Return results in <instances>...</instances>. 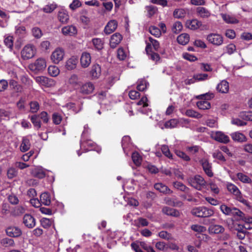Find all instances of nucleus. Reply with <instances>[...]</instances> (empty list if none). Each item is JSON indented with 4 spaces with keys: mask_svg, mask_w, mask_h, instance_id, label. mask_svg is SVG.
Here are the masks:
<instances>
[{
    "mask_svg": "<svg viewBox=\"0 0 252 252\" xmlns=\"http://www.w3.org/2000/svg\"><path fill=\"white\" fill-rule=\"evenodd\" d=\"M191 213L197 217L207 218L213 216L214 214V211L212 209L200 206L193 208L191 211Z\"/></svg>",
    "mask_w": 252,
    "mask_h": 252,
    "instance_id": "f257e3e1",
    "label": "nucleus"
},
{
    "mask_svg": "<svg viewBox=\"0 0 252 252\" xmlns=\"http://www.w3.org/2000/svg\"><path fill=\"white\" fill-rule=\"evenodd\" d=\"M221 211L225 215L238 216L240 219H243L245 214L238 209L235 207H229L225 204L220 206Z\"/></svg>",
    "mask_w": 252,
    "mask_h": 252,
    "instance_id": "f03ea898",
    "label": "nucleus"
},
{
    "mask_svg": "<svg viewBox=\"0 0 252 252\" xmlns=\"http://www.w3.org/2000/svg\"><path fill=\"white\" fill-rule=\"evenodd\" d=\"M189 183L191 186L198 190H201L206 185V181L204 178L199 175L190 178Z\"/></svg>",
    "mask_w": 252,
    "mask_h": 252,
    "instance_id": "7ed1b4c3",
    "label": "nucleus"
},
{
    "mask_svg": "<svg viewBox=\"0 0 252 252\" xmlns=\"http://www.w3.org/2000/svg\"><path fill=\"white\" fill-rule=\"evenodd\" d=\"M46 66V64L45 60L38 59L34 63H31L29 66V68L31 70L37 73L44 70Z\"/></svg>",
    "mask_w": 252,
    "mask_h": 252,
    "instance_id": "20e7f679",
    "label": "nucleus"
},
{
    "mask_svg": "<svg viewBox=\"0 0 252 252\" xmlns=\"http://www.w3.org/2000/svg\"><path fill=\"white\" fill-rule=\"evenodd\" d=\"M228 190L236 196V199L240 202L246 204L247 201L244 199L239 189L234 184H228L227 186Z\"/></svg>",
    "mask_w": 252,
    "mask_h": 252,
    "instance_id": "39448f33",
    "label": "nucleus"
},
{
    "mask_svg": "<svg viewBox=\"0 0 252 252\" xmlns=\"http://www.w3.org/2000/svg\"><path fill=\"white\" fill-rule=\"evenodd\" d=\"M64 56V51L62 48H57L52 53L51 59L55 64H58L63 60Z\"/></svg>",
    "mask_w": 252,
    "mask_h": 252,
    "instance_id": "423d86ee",
    "label": "nucleus"
},
{
    "mask_svg": "<svg viewBox=\"0 0 252 252\" xmlns=\"http://www.w3.org/2000/svg\"><path fill=\"white\" fill-rule=\"evenodd\" d=\"M34 46L32 45L25 46L21 51L22 57L24 60L32 58L35 54Z\"/></svg>",
    "mask_w": 252,
    "mask_h": 252,
    "instance_id": "0eeeda50",
    "label": "nucleus"
},
{
    "mask_svg": "<svg viewBox=\"0 0 252 252\" xmlns=\"http://www.w3.org/2000/svg\"><path fill=\"white\" fill-rule=\"evenodd\" d=\"M207 39L209 42L216 45H220L223 42L222 37L218 34L211 33L207 36Z\"/></svg>",
    "mask_w": 252,
    "mask_h": 252,
    "instance_id": "6e6552de",
    "label": "nucleus"
},
{
    "mask_svg": "<svg viewBox=\"0 0 252 252\" xmlns=\"http://www.w3.org/2000/svg\"><path fill=\"white\" fill-rule=\"evenodd\" d=\"M94 89V84L90 82L83 84L80 88L79 92L83 94H92Z\"/></svg>",
    "mask_w": 252,
    "mask_h": 252,
    "instance_id": "1a4fd4ad",
    "label": "nucleus"
},
{
    "mask_svg": "<svg viewBox=\"0 0 252 252\" xmlns=\"http://www.w3.org/2000/svg\"><path fill=\"white\" fill-rule=\"evenodd\" d=\"M200 163L201 164L203 169L205 173L209 176L212 177L213 173L212 170V165L208 160L206 159H202L199 161Z\"/></svg>",
    "mask_w": 252,
    "mask_h": 252,
    "instance_id": "9d476101",
    "label": "nucleus"
},
{
    "mask_svg": "<svg viewBox=\"0 0 252 252\" xmlns=\"http://www.w3.org/2000/svg\"><path fill=\"white\" fill-rule=\"evenodd\" d=\"M215 140L223 143H227L229 141V137L220 131H217L212 135Z\"/></svg>",
    "mask_w": 252,
    "mask_h": 252,
    "instance_id": "9b49d317",
    "label": "nucleus"
},
{
    "mask_svg": "<svg viewBox=\"0 0 252 252\" xmlns=\"http://www.w3.org/2000/svg\"><path fill=\"white\" fill-rule=\"evenodd\" d=\"M6 234L11 237H17L20 236L22 232L18 227L15 226H10L5 230Z\"/></svg>",
    "mask_w": 252,
    "mask_h": 252,
    "instance_id": "f8f14e48",
    "label": "nucleus"
},
{
    "mask_svg": "<svg viewBox=\"0 0 252 252\" xmlns=\"http://www.w3.org/2000/svg\"><path fill=\"white\" fill-rule=\"evenodd\" d=\"M118 23L115 20L110 21L105 26L104 32L106 34H109L114 32L117 29Z\"/></svg>",
    "mask_w": 252,
    "mask_h": 252,
    "instance_id": "ddd939ff",
    "label": "nucleus"
},
{
    "mask_svg": "<svg viewBox=\"0 0 252 252\" xmlns=\"http://www.w3.org/2000/svg\"><path fill=\"white\" fill-rule=\"evenodd\" d=\"M23 223L28 228H33L35 225V219L30 214H26L23 218Z\"/></svg>",
    "mask_w": 252,
    "mask_h": 252,
    "instance_id": "4468645a",
    "label": "nucleus"
},
{
    "mask_svg": "<svg viewBox=\"0 0 252 252\" xmlns=\"http://www.w3.org/2000/svg\"><path fill=\"white\" fill-rule=\"evenodd\" d=\"M162 212L167 216L174 217H179L180 216V213L178 210L167 206L163 207Z\"/></svg>",
    "mask_w": 252,
    "mask_h": 252,
    "instance_id": "2eb2a0df",
    "label": "nucleus"
},
{
    "mask_svg": "<svg viewBox=\"0 0 252 252\" xmlns=\"http://www.w3.org/2000/svg\"><path fill=\"white\" fill-rule=\"evenodd\" d=\"M91 62V57L90 54L87 52L83 53L80 59L82 66L84 68L87 67L90 64Z\"/></svg>",
    "mask_w": 252,
    "mask_h": 252,
    "instance_id": "dca6fc26",
    "label": "nucleus"
},
{
    "mask_svg": "<svg viewBox=\"0 0 252 252\" xmlns=\"http://www.w3.org/2000/svg\"><path fill=\"white\" fill-rule=\"evenodd\" d=\"M122 36L119 33H115L113 34L110 38V45L111 48H115L116 46L121 42Z\"/></svg>",
    "mask_w": 252,
    "mask_h": 252,
    "instance_id": "f3484780",
    "label": "nucleus"
},
{
    "mask_svg": "<svg viewBox=\"0 0 252 252\" xmlns=\"http://www.w3.org/2000/svg\"><path fill=\"white\" fill-rule=\"evenodd\" d=\"M201 25V22L196 19L188 20L186 23L187 28L192 30H195L198 29Z\"/></svg>",
    "mask_w": 252,
    "mask_h": 252,
    "instance_id": "a211bd4d",
    "label": "nucleus"
},
{
    "mask_svg": "<svg viewBox=\"0 0 252 252\" xmlns=\"http://www.w3.org/2000/svg\"><path fill=\"white\" fill-rule=\"evenodd\" d=\"M216 89L219 92L226 94L229 91V83L225 80H222L217 85Z\"/></svg>",
    "mask_w": 252,
    "mask_h": 252,
    "instance_id": "6ab92c4d",
    "label": "nucleus"
},
{
    "mask_svg": "<svg viewBox=\"0 0 252 252\" xmlns=\"http://www.w3.org/2000/svg\"><path fill=\"white\" fill-rule=\"evenodd\" d=\"M35 80L39 84L46 87H49L51 85V82H52L51 79L43 76L36 77Z\"/></svg>",
    "mask_w": 252,
    "mask_h": 252,
    "instance_id": "aec40b11",
    "label": "nucleus"
},
{
    "mask_svg": "<svg viewBox=\"0 0 252 252\" xmlns=\"http://www.w3.org/2000/svg\"><path fill=\"white\" fill-rule=\"evenodd\" d=\"M154 188L157 190L164 194L171 193L172 192L167 186L161 183L155 184Z\"/></svg>",
    "mask_w": 252,
    "mask_h": 252,
    "instance_id": "412c9836",
    "label": "nucleus"
},
{
    "mask_svg": "<svg viewBox=\"0 0 252 252\" xmlns=\"http://www.w3.org/2000/svg\"><path fill=\"white\" fill-rule=\"evenodd\" d=\"M58 18L62 24H66L69 20V15L66 11L62 10L58 12Z\"/></svg>",
    "mask_w": 252,
    "mask_h": 252,
    "instance_id": "4be33fe9",
    "label": "nucleus"
},
{
    "mask_svg": "<svg viewBox=\"0 0 252 252\" xmlns=\"http://www.w3.org/2000/svg\"><path fill=\"white\" fill-rule=\"evenodd\" d=\"M224 227L220 225H211L209 227L210 234H219L224 232Z\"/></svg>",
    "mask_w": 252,
    "mask_h": 252,
    "instance_id": "5701e85b",
    "label": "nucleus"
},
{
    "mask_svg": "<svg viewBox=\"0 0 252 252\" xmlns=\"http://www.w3.org/2000/svg\"><path fill=\"white\" fill-rule=\"evenodd\" d=\"M196 12L198 15L202 18H208L211 15L210 11L203 7H197Z\"/></svg>",
    "mask_w": 252,
    "mask_h": 252,
    "instance_id": "b1692460",
    "label": "nucleus"
},
{
    "mask_svg": "<svg viewBox=\"0 0 252 252\" xmlns=\"http://www.w3.org/2000/svg\"><path fill=\"white\" fill-rule=\"evenodd\" d=\"M232 139L238 142H243L247 140L246 137L242 133L235 132L231 134Z\"/></svg>",
    "mask_w": 252,
    "mask_h": 252,
    "instance_id": "393cba45",
    "label": "nucleus"
},
{
    "mask_svg": "<svg viewBox=\"0 0 252 252\" xmlns=\"http://www.w3.org/2000/svg\"><path fill=\"white\" fill-rule=\"evenodd\" d=\"M90 73L93 78H98L101 74L100 66L97 64L94 65L92 66Z\"/></svg>",
    "mask_w": 252,
    "mask_h": 252,
    "instance_id": "a878e982",
    "label": "nucleus"
},
{
    "mask_svg": "<svg viewBox=\"0 0 252 252\" xmlns=\"http://www.w3.org/2000/svg\"><path fill=\"white\" fill-rule=\"evenodd\" d=\"M62 33L65 35L74 34L77 32V30L75 27L73 26H65L62 28Z\"/></svg>",
    "mask_w": 252,
    "mask_h": 252,
    "instance_id": "bb28decb",
    "label": "nucleus"
},
{
    "mask_svg": "<svg viewBox=\"0 0 252 252\" xmlns=\"http://www.w3.org/2000/svg\"><path fill=\"white\" fill-rule=\"evenodd\" d=\"M178 42L182 45L187 44L189 41V35L188 33H182L177 37Z\"/></svg>",
    "mask_w": 252,
    "mask_h": 252,
    "instance_id": "cd10ccee",
    "label": "nucleus"
},
{
    "mask_svg": "<svg viewBox=\"0 0 252 252\" xmlns=\"http://www.w3.org/2000/svg\"><path fill=\"white\" fill-rule=\"evenodd\" d=\"M41 203L45 205L48 206L51 203L50 196L48 192L42 193L40 196Z\"/></svg>",
    "mask_w": 252,
    "mask_h": 252,
    "instance_id": "c85d7f7f",
    "label": "nucleus"
},
{
    "mask_svg": "<svg viewBox=\"0 0 252 252\" xmlns=\"http://www.w3.org/2000/svg\"><path fill=\"white\" fill-rule=\"evenodd\" d=\"M77 60L74 58L69 59L66 62L65 67L68 70H72L76 67Z\"/></svg>",
    "mask_w": 252,
    "mask_h": 252,
    "instance_id": "c756f323",
    "label": "nucleus"
},
{
    "mask_svg": "<svg viewBox=\"0 0 252 252\" xmlns=\"http://www.w3.org/2000/svg\"><path fill=\"white\" fill-rule=\"evenodd\" d=\"M25 212V209L21 206L15 207L11 212V215L16 217L23 214Z\"/></svg>",
    "mask_w": 252,
    "mask_h": 252,
    "instance_id": "7c9ffc66",
    "label": "nucleus"
},
{
    "mask_svg": "<svg viewBox=\"0 0 252 252\" xmlns=\"http://www.w3.org/2000/svg\"><path fill=\"white\" fill-rule=\"evenodd\" d=\"M31 144L30 141L27 138H23L22 142L21 143L20 149L22 152H26L30 148Z\"/></svg>",
    "mask_w": 252,
    "mask_h": 252,
    "instance_id": "2f4dec72",
    "label": "nucleus"
},
{
    "mask_svg": "<svg viewBox=\"0 0 252 252\" xmlns=\"http://www.w3.org/2000/svg\"><path fill=\"white\" fill-rule=\"evenodd\" d=\"M173 186L176 189L180 190L184 192H188V190H189V189L186 187L184 184L180 182H175L173 183Z\"/></svg>",
    "mask_w": 252,
    "mask_h": 252,
    "instance_id": "473e14b6",
    "label": "nucleus"
},
{
    "mask_svg": "<svg viewBox=\"0 0 252 252\" xmlns=\"http://www.w3.org/2000/svg\"><path fill=\"white\" fill-rule=\"evenodd\" d=\"M222 18L227 23L236 24L239 22L235 17L227 14H222Z\"/></svg>",
    "mask_w": 252,
    "mask_h": 252,
    "instance_id": "72a5a7b5",
    "label": "nucleus"
},
{
    "mask_svg": "<svg viewBox=\"0 0 252 252\" xmlns=\"http://www.w3.org/2000/svg\"><path fill=\"white\" fill-rule=\"evenodd\" d=\"M196 104L198 108L202 110L209 109L211 107L210 103L204 100L197 102Z\"/></svg>",
    "mask_w": 252,
    "mask_h": 252,
    "instance_id": "f704fd0d",
    "label": "nucleus"
},
{
    "mask_svg": "<svg viewBox=\"0 0 252 252\" xmlns=\"http://www.w3.org/2000/svg\"><path fill=\"white\" fill-rule=\"evenodd\" d=\"M187 12L184 9H175L173 12V16L176 18H183L186 15Z\"/></svg>",
    "mask_w": 252,
    "mask_h": 252,
    "instance_id": "c9c22d12",
    "label": "nucleus"
},
{
    "mask_svg": "<svg viewBox=\"0 0 252 252\" xmlns=\"http://www.w3.org/2000/svg\"><path fill=\"white\" fill-rule=\"evenodd\" d=\"M31 120L33 126L39 129L41 127V123L39 118V116L37 115H34L31 116Z\"/></svg>",
    "mask_w": 252,
    "mask_h": 252,
    "instance_id": "e433bc0d",
    "label": "nucleus"
},
{
    "mask_svg": "<svg viewBox=\"0 0 252 252\" xmlns=\"http://www.w3.org/2000/svg\"><path fill=\"white\" fill-rule=\"evenodd\" d=\"M179 122L177 119H171L165 122L164 126L167 128H172L176 127Z\"/></svg>",
    "mask_w": 252,
    "mask_h": 252,
    "instance_id": "4c0bfd02",
    "label": "nucleus"
},
{
    "mask_svg": "<svg viewBox=\"0 0 252 252\" xmlns=\"http://www.w3.org/2000/svg\"><path fill=\"white\" fill-rule=\"evenodd\" d=\"M186 115L189 117L194 118H200L202 117V115L200 113H198L194 110L192 109H188L186 111Z\"/></svg>",
    "mask_w": 252,
    "mask_h": 252,
    "instance_id": "58836bf2",
    "label": "nucleus"
},
{
    "mask_svg": "<svg viewBox=\"0 0 252 252\" xmlns=\"http://www.w3.org/2000/svg\"><path fill=\"white\" fill-rule=\"evenodd\" d=\"M93 43L94 47L98 50H100L103 48V42L100 38H94L92 40Z\"/></svg>",
    "mask_w": 252,
    "mask_h": 252,
    "instance_id": "ea45409f",
    "label": "nucleus"
},
{
    "mask_svg": "<svg viewBox=\"0 0 252 252\" xmlns=\"http://www.w3.org/2000/svg\"><path fill=\"white\" fill-rule=\"evenodd\" d=\"M29 105L30 106V112L32 113H36L39 109V104L37 101H31L30 102Z\"/></svg>",
    "mask_w": 252,
    "mask_h": 252,
    "instance_id": "a19ab883",
    "label": "nucleus"
},
{
    "mask_svg": "<svg viewBox=\"0 0 252 252\" xmlns=\"http://www.w3.org/2000/svg\"><path fill=\"white\" fill-rule=\"evenodd\" d=\"M213 157L214 158L219 160L222 163H224L226 161V159L223 156L221 152L219 151H216L213 154Z\"/></svg>",
    "mask_w": 252,
    "mask_h": 252,
    "instance_id": "79ce46f5",
    "label": "nucleus"
},
{
    "mask_svg": "<svg viewBox=\"0 0 252 252\" xmlns=\"http://www.w3.org/2000/svg\"><path fill=\"white\" fill-rule=\"evenodd\" d=\"M237 177L240 181L244 183H249L252 181L250 178L242 173H237Z\"/></svg>",
    "mask_w": 252,
    "mask_h": 252,
    "instance_id": "37998d69",
    "label": "nucleus"
},
{
    "mask_svg": "<svg viewBox=\"0 0 252 252\" xmlns=\"http://www.w3.org/2000/svg\"><path fill=\"white\" fill-rule=\"evenodd\" d=\"M149 32L156 37H159L161 35L160 30L155 26H151L149 29Z\"/></svg>",
    "mask_w": 252,
    "mask_h": 252,
    "instance_id": "c03bdc74",
    "label": "nucleus"
},
{
    "mask_svg": "<svg viewBox=\"0 0 252 252\" xmlns=\"http://www.w3.org/2000/svg\"><path fill=\"white\" fill-rule=\"evenodd\" d=\"M183 26L180 22H175L172 28V32L175 33H178L182 29Z\"/></svg>",
    "mask_w": 252,
    "mask_h": 252,
    "instance_id": "a18cd8bd",
    "label": "nucleus"
},
{
    "mask_svg": "<svg viewBox=\"0 0 252 252\" xmlns=\"http://www.w3.org/2000/svg\"><path fill=\"white\" fill-rule=\"evenodd\" d=\"M33 36L36 38H40L42 35L41 29L38 27H34L32 30Z\"/></svg>",
    "mask_w": 252,
    "mask_h": 252,
    "instance_id": "49530a36",
    "label": "nucleus"
},
{
    "mask_svg": "<svg viewBox=\"0 0 252 252\" xmlns=\"http://www.w3.org/2000/svg\"><path fill=\"white\" fill-rule=\"evenodd\" d=\"M1 243L5 247L13 246L14 245V241L11 238H4L1 241Z\"/></svg>",
    "mask_w": 252,
    "mask_h": 252,
    "instance_id": "de8ad7c7",
    "label": "nucleus"
},
{
    "mask_svg": "<svg viewBox=\"0 0 252 252\" xmlns=\"http://www.w3.org/2000/svg\"><path fill=\"white\" fill-rule=\"evenodd\" d=\"M13 37L8 36L4 40V43L8 48L12 49L13 45Z\"/></svg>",
    "mask_w": 252,
    "mask_h": 252,
    "instance_id": "09e8293b",
    "label": "nucleus"
},
{
    "mask_svg": "<svg viewBox=\"0 0 252 252\" xmlns=\"http://www.w3.org/2000/svg\"><path fill=\"white\" fill-rule=\"evenodd\" d=\"M148 83L144 80H141L139 81V83L137 85V89L139 91H144L147 88Z\"/></svg>",
    "mask_w": 252,
    "mask_h": 252,
    "instance_id": "8fccbe9b",
    "label": "nucleus"
},
{
    "mask_svg": "<svg viewBox=\"0 0 252 252\" xmlns=\"http://www.w3.org/2000/svg\"><path fill=\"white\" fill-rule=\"evenodd\" d=\"M145 8L148 12L149 17L153 16L157 11V7L153 5L147 6Z\"/></svg>",
    "mask_w": 252,
    "mask_h": 252,
    "instance_id": "3c124183",
    "label": "nucleus"
},
{
    "mask_svg": "<svg viewBox=\"0 0 252 252\" xmlns=\"http://www.w3.org/2000/svg\"><path fill=\"white\" fill-rule=\"evenodd\" d=\"M48 73L52 76H56L59 73V70L55 66H50L48 69Z\"/></svg>",
    "mask_w": 252,
    "mask_h": 252,
    "instance_id": "603ef678",
    "label": "nucleus"
},
{
    "mask_svg": "<svg viewBox=\"0 0 252 252\" xmlns=\"http://www.w3.org/2000/svg\"><path fill=\"white\" fill-rule=\"evenodd\" d=\"M126 57V55L124 51V50L122 48H119L117 50V57L118 58L121 60H124Z\"/></svg>",
    "mask_w": 252,
    "mask_h": 252,
    "instance_id": "864d4df0",
    "label": "nucleus"
},
{
    "mask_svg": "<svg viewBox=\"0 0 252 252\" xmlns=\"http://www.w3.org/2000/svg\"><path fill=\"white\" fill-rule=\"evenodd\" d=\"M241 117L245 120L252 121V112H242Z\"/></svg>",
    "mask_w": 252,
    "mask_h": 252,
    "instance_id": "5fc2aeb1",
    "label": "nucleus"
},
{
    "mask_svg": "<svg viewBox=\"0 0 252 252\" xmlns=\"http://www.w3.org/2000/svg\"><path fill=\"white\" fill-rule=\"evenodd\" d=\"M132 159L133 162L136 165H139L141 163V158L139 155L137 153H133L132 155Z\"/></svg>",
    "mask_w": 252,
    "mask_h": 252,
    "instance_id": "6e6d98bb",
    "label": "nucleus"
},
{
    "mask_svg": "<svg viewBox=\"0 0 252 252\" xmlns=\"http://www.w3.org/2000/svg\"><path fill=\"white\" fill-rule=\"evenodd\" d=\"M161 151L163 154L167 157L169 158H172V155L170 153V152L169 150V148L167 146L163 145L161 147Z\"/></svg>",
    "mask_w": 252,
    "mask_h": 252,
    "instance_id": "4d7b16f0",
    "label": "nucleus"
},
{
    "mask_svg": "<svg viewBox=\"0 0 252 252\" xmlns=\"http://www.w3.org/2000/svg\"><path fill=\"white\" fill-rule=\"evenodd\" d=\"M56 8V5L54 4H51L49 5H46L43 8V10L46 13H51Z\"/></svg>",
    "mask_w": 252,
    "mask_h": 252,
    "instance_id": "13d9d810",
    "label": "nucleus"
},
{
    "mask_svg": "<svg viewBox=\"0 0 252 252\" xmlns=\"http://www.w3.org/2000/svg\"><path fill=\"white\" fill-rule=\"evenodd\" d=\"M53 123L55 125H59L61 123L62 118L61 115L58 113H54L52 116Z\"/></svg>",
    "mask_w": 252,
    "mask_h": 252,
    "instance_id": "bf43d9fd",
    "label": "nucleus"
},
{
    "mask_svg": "<svg viewBox=\"0 0 252 252\" xmlns=\"http://www.w3.org/2000/svg\"><path fill=\"white\" fill-rule=\"evenodd\" d=\"M191 229L198 232H203L205 230V228L204 226L197 224L192 225L191 226Z\"/></svg>",
    "mask_w": 252,
    "mask_h": 252,
    "instance_id": "052dcab7",
    "label": "nucleus"
},
{
    "mask_svg": "<svg viewBox=\"0 0 252 252\" xmlns=\"http://www.w3.org/2000/svg\"><path fill=\"white\" fill-rule=\"evenodd\" d=\"M11 211H10V206L8 204L3 203L2 206V211L1 213L2 214L11 215Z\"/></svg>",
    "mask_w": 252,
    "mask_h": 252,
    "instance_id": "680f3d73",
    "label": "nucleus"
},
{
    "mask_svg": "<svg viewBox=\"0 0 252 252\" xmlns=\"http://www.w3.org/2000/svg\"><path fill=\"white\" fill-rule=\"evenodd\" d=\"M140 246L147 252H156L153 248L144 242H140Z\"/></svg>",
    "mask_w": 252,
    "mask_h": 252,
    "instance_id": "e2e57ef3",
    "label": "nucleus"
},
{
    "mask_svg": "<svg viewBox=\"0 0 252 252\" xmlns=\"http://www.w3.org/2000/svg\"><path fill=\"white\" fill-rule=\"evenodd\" d=\"M41 225L44 228H48L51 225L50 220L46 218H42L40 220Z\"/></svg>",
    "mask_w": 252,
    "mask_h": 252,
    "instance_id": "0e129e2a",
    "label": "nucleus"
},
{
    "mask_svg": "<svg viewBox=\"0 0 252 252\" xmlns=\"http://www.w3.org/2000/svg\"><path fill=\"white\" fill-rule=\"evenodd\" d=\"M81 6V3L79 0H74L69 5L70 8L74 10L76 8L80 7Z\"/></svg>",
    "mask_w": 252,
    "mask_h": 252,
    "instance_id": "69168bd1",
    "label": "nucleus"
},
{
    "mask_svg": "<svg viewBox=\"0 0 252 252\" xmlns=\"http://www.w3.org/2000/svg\"><path fill=\"white\" fill-rule=\"evenodd\" d=\"M34 176L39 179H42L45 176V172L40 169H35L34 171Z\"/></svg>",
    "mask_w": 252,
    "mask_h": 252,
    "instance_id": "338daca9",
    "label": "nucleus"
},
{
    "mask_svg": "<svg viewBox=\"0 0 252 252\" xmlns=\"http://www.w3.org/2000/svg\"><path fill=\"white\" fill-rule=\"evenodd\" d=\"M17 171L14 168H9L7 172V176L9 179L14 178L17 175Z\"/></svg>",
    "mask_w": 252,
    "mask_h": 252,
    "instance_id": "774afa93",
    "label": "nucleus"
}]
</instances>
